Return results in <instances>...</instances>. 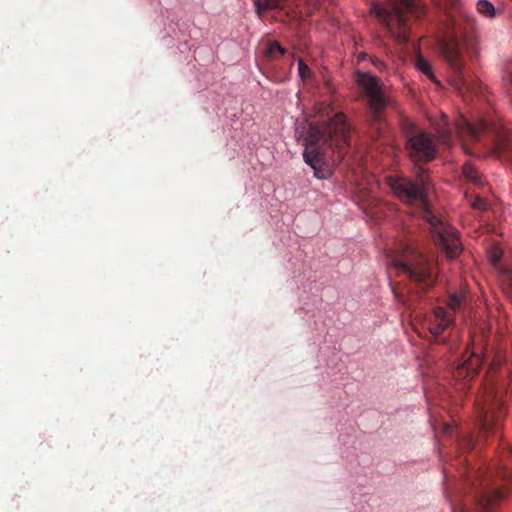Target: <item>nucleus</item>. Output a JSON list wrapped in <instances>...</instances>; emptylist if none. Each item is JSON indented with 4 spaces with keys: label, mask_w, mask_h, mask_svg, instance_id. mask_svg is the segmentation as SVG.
I'll return each mask as SVG.
<instances>
[{
    "label": "nucleus",
    "mask_w": 512,
    "mask_h": 512,
    "mask_svg": "<svg viewBox=\"0 0 512 512\" xmlns=\"http://www.w3.org/2000/svg\"><path fill=\"white\" fill-rule=\"evenodd\" d=\"M285 53L286 49L283 48L277 41H269L266 44L264 50V56L267 60H276Z\"/></svg>",
    "instance_id": "nucleus-15"
},
{
    "label": "nucleus",
    "mask_w": 512,
    "mask_h": 512,
    "mask_svg": "<svg viewBox=\"0 0 512 512\" xmlns=\"http://www.w3.org/2000/svg\"><path fill=\"white\" fill-rule=\"evenodd\" d=\"M466 40L457 24L439 41L441 55L451 71L450 82L462 96L476 93L475 84L469 79L463 58Z\"/></svg>",
    "instance_id": "nucleus-5"
},
{
    "label": "nucleus",
    "mask_w": 512,
    "mask_h": 512,
    "mask_svg": "<svg viewBox=\"0 0 512 512\" xmlns=\"http://www.w3.org/2000/svg\"><path fill=\"white\" fill-rule=\"evenodd\" d=\"M500 258H501V252L495 248L490 253V262L492 263V265L496 266L497 263L499 262Z\"/></svg>",
    "instance_id": "nucleus-23"
},
{
    "label": "nucleus",
    "mask_w": 512,
    "mask_h": 512,
    "mask_svg": "<svg viewBox=\"0 0 512 512\" xmlns=\"http://www.w3.org/2000/svg\"><path fill=\"white\" fill-rule=\"evenodd\" d=\"M473 333L474 336L472 339V348L467 349L466 353L463 355L461 362L456 366V368L453 371V376L457 380H464L466 378L474 377L483 363V336L476 334H483L484 328L482 326H479L474 329Z\"/></svg>",
    "instance_id": "nucleus-10"
},
{
    "label": "nucleus",
    "mask_w": 512,
    "mask_h": 512,
    "mask_svg": "<svg viewBox=\"0 0 512 512\" xmlns=\"http://www.w3.org/2000/svg\"><path fill=\"white\" fill-rule=\"evenodd\" d=\"M465 445L467 446V448H472L473 447L472 440L470 438L465 439Z\"/></svg>",
    "instance_id": "nucleus-25"
},
{
    "label": "nucleus",
    "mask_w": 512,
    "mask_h": 512,
    "mask_svg": "<svg viewBox=\"0 0 512 512\" xmlns=\"http://www.w3.org/2000/svg\"><path fill=\"white\" fill-rule=\"evenodd\" d=\"M361 85L366 90L369 105L373 113V122L380 123V113L386 106V100L375 77L364 75L360 79Z\"/></svg>",
    "instance_id": "nucleus-11"
},
{
    "label": "nucleus",
    "mask_w": 512,
    "mask_h": 512,
    "mask_svg": "<svg viewBox=\"0 0 512 512\" xmlns=\"http://www.w3.org/2000/svg\"><path fill=\"white\" fill-rule=\"evenodd\" d=\"M477 11L488 18H493L495 16V7L488 0H478Z\"/></svg>",
    "instance_id": "nucleus-19"
},
{
    "label": "nucleus",
    "mask_w": 512,
    "mask_h": 512,
    "mask_svg": "<svg viewBox=\"0 0 512 512\" xmlns=\"http://www.w3.org/2000/svg\"><path fill=\"white\" fill-rule=\"evenodd\" d=\"M435 314L437 318L441 320H452L451 316L446 315L443 307H438L435 309Z\"/></svg>",
    "instance_id": "nucleus-24"
},
{
    "label": "nucleus",
    "mask_w": 512,
    "mask_h": 512,
    "mask_svg": "<svg viewBox=\"0 0 512 512\" xmlns=\"http://www.w3.org/2000/svg\"><path fill=\"white\" fill-rule=\"evenodd\" d=\"M415 10L414 0H389L388 4L375 1L371 3L370 7V13L399 43H406L409 39L407 15Z\"/></svg>",
    "instance_id": "nucleus-7"
},
{
    "label": "nucleus",
    "mask_w": 512,
    "mask_h": 512,
    "mask_svg": "<svg viewBox=\"0 0 512 512\" xmlns=\"http://www.w3.org/2000/svg\"><path fill=\"white\" fill-rule=\"evenodd\" d=\"M455 129L466 153H472L468 147L470 143H476L483 137H488L497 153L512 159V132L501 123H488L484 120L472 123L460 117L455 123Z\"/></svg>",
    "instance_id": "nucleus-4"
},
{
    "label": "nucleus",
    "mask_w": 512,
    "mask_h": 512,
    "mask_svg": "<svg viewBox=\"0 0 512 512\" xmlns=\"http://www.w3.org/2000/svg\"><path fill=\"white\" fill-rule=\"evenodd\" d=\"M472 208L484 211L487 209L486 201L481 197H476L475 200L471 204Z\"/></svg>",
    "instance_id": "nucleus-21"
},
{
    "label": "nucleus",
    "mask_w": 512,
    "mask_h": 512,
    "mask_svg": "<svg viewBox=\"0 0 512 512\" xmlns=\"http://www.w3.org/2000/svg\"><path fill=\"white\" fill-rule=\"evenodd\" d=\"M507 80H508L510 83H512V74H509V75L507 76Z\"/></svg>",
    "instance_id": "nucleus-27"
},
{
    "label": "nucleus",
    "mask_w": 512,
    "mask_h": 512,
    "mask_svg": "<svg viewBox=\"0 0 512 512\" xmlns=\"http://www.w3.org/2000/svg\"><path fill=\"white\" fill-rule=\"evenodd\" d=\"M449 429H450V427L448 425H446L445 430L448 431Z\"/></svg>",
    "instance_id": "nucleus-28"
},
{
    "label": "nucleus",
    "mask_w": 512,
    "mask_h": 512,
    "mask_svg": "<svg viewBox=\"0 0 512 512\" xmlns=\"http://www.w3.org/2000/svg\"><path fill=\"white\" fill-rule=\"evenodd\" d=\"M283 0H254L255 12L259 17H262L268 10H273L281 7Z\"/></svg>",
    "instance_id": "nucleus-14"
},
{
    "label": "nucleus",
    "mask_w": 512,
    "mask_h": 512,
    "mask_svg": "<svg viewBox=\"0 0 512 512\" xmlns=\"http://www.w3.org/2000/svg\"><path fill=\"white\" fill-rule=\"evenodd\" d=\"M436 130L439 134L441 141L445 144H449L451 142V131L448 127L447 119L444 117L441 123L437 124Z\"/></svg>",
    "instance_id": "nucleus-18"
},
{
    "label": "nucleus",
    "mask_w": 512,
    "mask_h": 512,
    "mask_svg": "<svg viewBox=\"0 0 512 512\" xmlns=\"http://www.w3.org/2000/svg\"><path fill=\"white\" fill-rule=\"evenodd\" d=\"M402 128L406 135V149L413 161L427 162L436 157V143L431 135L420 131L408 120L403 122Z\"/></svg>",
    "instance_id": "nucleus-9"
},
{
    "label": "nucleus",
    "mask_w": 512,
    "mask_h": 512,
    "mask_svg": "<svg viewBox=\"0 0 512 512\" xmlns=\"http://www.w3.org/2000/svg\"><path fill=\"white\" fill-rule=\"evenodd\" d=\"M421 337L437 340L451 322H410Z\"/></svg>",
    "instance_id": "nucleus-12"
},
{
    "label": "nucleus",
    "mask_w": 512,
    "mask_h": 512,
    "mask_svg": "<svg viewBox=\"0 0 512 512\" xmlns=\"http://www.w3.org/2000/svg\"><path fill=\"white\" fill-rule=\"evenodd\" d=\"M391 266L397 276L408 279L409 285L394 287L396 299L407 309L436 283L437 270L433 260L419 251L413 242H401L391 255Z\"/></svg>",
    "instance_id": "nucleus-3"
},
{
    "label": "nucleus",
    "mask_w": 512,
    "mask_h": 512,
    "mask_svg": "<svg viewBox=\"0 0 512 512\" xmlns=\"http://www.w3.org/2000/svg\"><path fill=\"white\" fill-rule=\"evenodd\" d=\"M465 485L466 494L476 507L472 511L467 504H463L461 512H491L504 497V492L493 479L492 472L483 469L469 471L465 476Z\"/></svg>",
    "instance_id": "nucleus-6"
},
{
    "label": "nucleus",
    "mask_w": 512,
    "mask_h": 512,
    "mask_svg": "<svg viewBox=\"0 0 512 512\" xmlns=\"http://www.w3.org/2000/svg\"><path fill=\"white\" fill-rule=\"evenodd\" d=\"M462 173L468 181L479 186L483 185L484 181L482 179L481 174L471 163H465L463 165Z\"/></svg>",
    "instance_id": "nucleus-16"
},
{
    "label": "nucleus",
    "mask_w": 512,
    "mask_h": 512,
    "mask_svg": "<svg viewBox=\"0 0 512 512\" xmlns=\"http://www.w3.org/2000/svg\"><path fill=\"white\" fill-rule=\"evenodd\" d=\"M298 71L302 80L308 79L312 74L311 69L302 59L298 60Z\"/></svg>",
    "instance_id": "nucleus-20"
},
{
    "label": "nucleus",
    "mask_w": 512,
    "mask_h": 512,
    "mask_svg": "<svg viewBox=\"0 0 512 512\" xmlns=\"http://www.w3.org/2000/svg\"><path fill=\"white\" fill-rule=\"evenodd\" d=\"M415 67L431 81L438 83L434 75L431 63L421 54L417 55L415 58Z\"/></svg>",
    "instance_id": "nucleus-13"
},
{
    "label": "nucleus",
    "mask_w": 512,
    "mask_h": 512,
    "mask_svg": "<svg viewBox=\"0 0 512 512\" xmlns=\"http://www.w3.org/2000/svg\"><path fill=\"white\" fill-rule=\"evenodd\" d=\"M389 266H390V270H391V271H389V274H392V271H394L396 273V271L391 266V255L389 256Z\"/></svg>",
    "instance_id": "nucleus-26"
},
{
    "label": "nucleus",
    "mask_w": 512,
    "mask_h": 512,
    "mask_svg": "<svg viewBox=\"0 0 512 512\" xmlns=\"http://www.w3.org/2000/svg\"><path fill=\"white\" fill-rule=\"evenodd\" d=\"M416 180L406 177H388V185L394 195L403 203L415 205L419 208L420 216L430 225L435 243L444 249L447 257L456 258L462 248L456 230L446 224L431 210L427 193L430 187V177L427 171L416 167Z\"/></svg>",
    "instance_id": "nucleus-2"
},
{
    "label": "nucleus",
    "mask_w": 512,
    "mask_h": 512,
    "mask_svg": "<svg viewBox=\"0 0 512 512\" xmlns=\"http://www.w3.org/2000/svg\"><path fill=\"white\" fill-rule=\"evenodd\" d=\"M318 120L308 123V127H298L297 133L304 138L305 162L314 170L315 177L326 178L321 169L325 158L330 157L334 162L344 160L350 148V126L341 112H334L329 106L317 108Z\"/></svg>",
    "instance_id": "nucleus-1"
},
{
    "label": "nucleus",
    "mask_w": 512,
    "mask_h": 512,
    "mask_svg": "<svg viewBox=\"0 0 512 512\" xmlns=\"http://www.w3.org/2000/svg\"><path fill=\"white\" fill-rule=\"evenodd\" d=\"M478 420L484 431L490 432L497 429L505 416V408L502 395L492 381H487L483 386L481 396L476 399Z\"/></svg>",
    "instance_id": "nucleus-8"
},
{
    "label": "nucleus",
    "mask_w": 512,
    "mask_h": 512,
    "mask_svg": "<svg viewBox=\"0 0 512 512\" xmlns=\"http://www.w3.org/2000/svg\"><path fill=\"white\" fill-rule=\"evenodd\" d=\"M466 303V295L462 293H453L448 297L447 307L449 310L456 312L460 310Z\"/></svg>",
    "instance_id": "nucleus-17"
},
{
    "label": "nucleus",
    "mask_w": 512,
    "mask_h": 512,
    "mask_svg": "<svg viewBox=\"0 0 512 512\" xmlns=\"http://www.w3.org/2000/svg\"><path fill=\"white\" fill-rule=\"evenodd\" d=\"M498 477L501 479V481H506L507 483H512V475L508 473L507 470L501 469L497 472Z\"/></svg>",
    "instance_id": "nucleus-22"
}]
</instances>
